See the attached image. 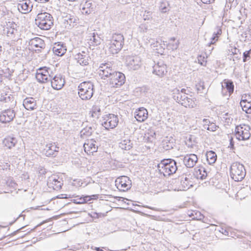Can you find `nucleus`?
<instances>
[{"mask_svg": "<svg viewBox=\"0 0 251 251\" xmlns=\"http://www.w3.org/2000/svg\"><path fill=\"white\" fill-rule=\"evenodd\" d=\"M29 45L33 49L35 48L44 49L45 47V44L42 39L39 37H35L31 39L29 41Z\"/></svg>", "mask_w": 251, "mask_h": 251, "instance_id": "obj_26", "label": "nucleus"}, {"mask_svg": "<svg viewBox=\"0 0 251 251\" xmlns=\"http://www.w3.org/2000/svg\"><path fill=\"white\" fill-rule=\"evenodd\" d=\"M90 41L91 43L94 46H97L100 44L101 39L97 34L96 35L95 33H93V36L90 38Z\"/></svg>", "mask_w": 251, "mask_h": 251, "instance_id": "obj_42", "label": "nucleus"}, {"mask_svg": "<svg viewBox=\"0 0 251 251\" xmlns=\"http://www.w3.org/2000/svg\"><path fill=\"white\" fill-rule=\"evenodd\" d=\"M75 58L77 60V63H78L80 65H88L89 64V61L90 59V57L87 49H85L84 50H82L81 52H78L76 54Z\"/></svg>", "mask_w": 251, "mask_h": 251, "instance_id": "obj_15", "label": "nucleus"}, {"mask_svg": "<svg viewBox=\"0 0 251 251\" xmlns=\"http://www.w3.org/2000/svg\"><path fill=\"white\" fill-rule=\"evenodd\" d=\"M219 231L224 235L228 236V231L226 229L222 227L221 228V229L219 230Z\"/></svg>", "mask_w": 251, "mask_h": 251, "instance_id": "obj_57", "label": "nucleus"}, {"mask_svg": "<svg viewBox=\"0 0 251 251\" xmlns=\"http://www.w3.org/2000/svg\"><path fill=\"white\" fill-rule=\"evenodd\" d=\"M65 21H66L65 23L66 24V27L69 29L76 25L78 19L74 16H69L66 17Z\"/></svg>", "mask_w": 251, "mask_h": 251, "instance_id": "obj_29", "label": "nucleus"}, {"mask_svg": "<svg viewBox=\"0 0 251 251\" xmlns=\"http://www.w3.org/2000/svg\"><path fill=\"white\" fill-rule=\"evenodd\" d=\"M235 131L236 138L239 140H248L251 136V127L247 125L237 126Z\"/></svg>", "mask_w": 251, "mask_h": 251, "instance_id": "obj_6", "label": "nucleus"}, {"mask_svg": "<svg viewBox=\"0 0 251 251\" xmlns=\"http://www.w3.org/2000/svg\"><path fill=\"white\" fill-rule=\"evenodd\" d=\"M102 108L103 107H101L100 101L96 102L91 109L92 116L98 119L101 115V110H103Z\"/></svg>", "mask_w": 251, "mask_h": 251, "instance_id": "obj_28", "label": "nucleus"}, {"mask_svg": "<svg viewBox=\"0 0 251 251\" xmlns=\"http://www.w3.org/2000/svg\"><path fill=\"white\" fill-rule=\"evenodd\" d=\"M149 90V88L148 86H144L140 88V91L142 93H144V94H146L147 93Z\"/></svg>", "mask_w": 251, "mask_h": 251, "instance_id": "obj_56", "label": "nucleus"}, {"mask_svg": "<svg viewBox=\"0 0 251 251\" xmlns=\"http://www.w3.org/2000/svg\"><path fill=\"white\" fill-rule=\"evenodd\" d=\"M126 63L130 70H136L141 66V59L137 55L127 56L126 57Z\"/></svg>", "mask_w": 251, "mask_h": 251, "instance_id": "obj_11", "label": "nucleus"}, {"mask_svg": "<svg viewBox=\"0 0 251 251\" xmlns=\"http://www.w3.org/2000/svg\"><path fill=\"white\" fill-rule=\"evenodd\" d=\"M233 50H234V51H232V53L231 54V55L232 54H237V52H236V51L237 50V49L236 48H234Z\"/></svg>", "mask_w": 251, "mask_h": 251, "instance_id": "obj_62", "label": "nucleus"}, {"mask_svg": "<svg viewBox=\"0 0 251 251\" xmlns=\"http://www.w3.org/2000/svg\"><path fill=\"white\" fill-rule=\"evenodd\" d=\"M63 185L61 179L56 175H52L50 176L47 180V185L49 188H52L53 190H58L60 189Z\"/></svg>", "mask_w": 251, "mask_h": 251, "instance_id": "obj_13", "label": "nucleus"}, {"mask_svg": "<svg viewBox=\"0 0 251 251\" xmlns=\"http://www.w3.org/2000/svg\"><path fill=\"white\" fill-rule=\"evenodd\" d=\"M15 117V112L14 110L8 109L3 111L0 115V121L2 123H7L11 122Z\"/></svg>", "mask_w": 251, "mask_h": 251, "instance_id": "obj_17", "label": "nucleus"}, {"mask_svg": "<svg viewBox=\"0 0 251 251\" xmlns=\"http://www.w3.org/2000/svg\"><path fill=\"white\" fill-rule=\"evenodd\" d=\"M80 6L83 13L89 14L92 11V8H91L92 3L90 1H85L84 3L82 2L80 4Z\"/></svg>", "mask_w": 251, "mask_h": 251, "instance_id": "obj_35", "label": "nucleus"}, {"mask_svg": "<svg viewBox=\"0 0 251 251\" xmlns=\"http://www.w3.org/2000/svg\"><path fill=\"white\" fill-rule=\"evenodd\" d=\"M251 54V49L249 50L246 51L243 53V62H246L248 58H250V54Z\"/></svg>", "mask_w": 251, "mask_h": 251, "instance_id": "obj_52", "label": "nucleus"}, {"mask_svg": "<svg viewBox=\"0 0 251 251\" xmlns=\"http://www.w3.org/2000/svg\"><path fill=\"white\" fill-rule=\"evenodd\" d=\"M102 118L101 125L107 129L115 128L119 122L118 116L113 114L106 115Z\"/></svg>", "mask_w": 251, "mask_h": 251, "instance_id": "obj_8", "label": "nucleus"}, {"mask_svg": "<svg viewBox=\"0 0 251 251\" xmlns=\"http://www.w3.org/2000/svg\"><path fill=\"white\" fill-rule=\"evenodd\" d=\"M144 20H150L152 18V13L150 11L146 10L143 14Z\"/></svg>", "mask_w": 251, "mask_h": 251, "instance_id": "obj_48", "label": "nucleus"}, {"mask_svg": "<svg viewBox=\"0 0 251 251\" xmlns=\"http://www.w3.org/2000/svg\"><path fill=\"white\" fill-rule=\"evenodd\" d=\"M181 99L182 100H180L181 101H180L179 103L185 107L193 108L196 105L194 101L188 97L186 91L183 93Z\"/></svg>", "mask_w": 251, "mask_h": 251, "instance_id": "obj_22", "label": "nucleus"}, {"mask_svg": "<svg viewBox=\"0 0 251 251\" xmlns=\"http://www.w3.org/2000/svg\"><path fill=\"white\" fill-rule=\"evenodd\" d=\"M51 87L55 90H60L64 86L65 81L64 77L61 74H57L51 77L50 80Z\"/></svg>", "mask_w": 251, "mask_h": 251, "instance_id": "obj_12", "label": "nucleus"}, {"mask_svg": "<svg viewBox=\"0 0 251 251\" xmlns=\"http://www.w3.org/2000/svg\"><path fill=\"white\" fill-rule=\"evenodd\" d=\"M195 87L198 93L204 94L205 86L204 82L200 81L196 84Z\"/></svg>", "mask_w": 251, "mask_h": 251, "instance_id": "obj_44", "label": "nucleus"}, {"mask_svg": "<svg viewBox=\"0 0 251 251\" xmlns=\"http://www.w3.org/2000/svg\"><path fill=\"white\" fill-rule=\"evenodd\" d=\"M67 49L65 44L61 42L55 43L52 48V51L55 55L58 56H63L66 52Z\"/></svg>", "mask_w": 251, "mask_h": 251, "instance_id": "obj_20", "label": "nucleus"}, {"mask_svg": "<svg viewBox=\"0 0 251 251\" xmlns=\"http://www.w3.org/2000/svg\"><path fill=\"white\" fill-rule=\"evenodd\" d=\"M218 127V126H216L215 123L211 122L208 126L207 127L206 129L210 131H215L217 130Z\"/></svg>", "mask_w": 251, "mask_h": 251, "instance_id": "obj_51", "label": "nucleus"}, {"mask_svg": "<svg viewBox=\"0 0 251 251\" xmlns=\"http://www.w3.org/2000/svg\"><path fill=\"white\" fill-rule=\"evenodd\" d=\"M157 168L159 173L164 176L174 174L177 169L176 162L172 159L162 160L158 164Z\"/></svg>", "mask_w": 251, "mask_h": 251, "instance_id": "obj_1", "label": "nucleus"}, {"mask_svg": "<svg viewBox=\"0 0 251 251\" xmlns=\"http://www.w3.org/2000/svg\"><path fill=\"white\" fill-rule=\"evenodd\" d=\"M78 95L82 100H90L94 94V85L91 81L81 82L78 87Z\"/></svg>", "mask_w": 251, "mask_h": 251, "instance_id": "obj_4", "label": "nucleus"}, {"mask_svg": "<svg viewBox=\"0 0 251 251\" xmlns=\"http://www.w3.org/2000/svg\"><path fill=\"white\" fill-rule=\"evenodd\" d=\"M161 11L162 13H165L168 10V8L166 7V6L163 7L162 5L160 7Z\"/></svg>", "mask_w": 251, "mask_h": 251, "instance_id": "obj_60", "label": "nucleus"}, {"mask_svg": "<svg viewBox=\"0 0 251 251\" xmlns=\"http://www.w3.org/2000/svg\"><path fill=\"white\" fill-rule=\"evenodd\" d=\"M108 49L112 54H116L122 49L124 44V37L123 34L119 33L112 34L109 40Z\"/></svg>", "mask_w": 251, "mask_h": 251, "instance_id": "obj_2", "label": "nucleus"}, {"mask_svg": "<svg viewBox=\"0 0 251 251\" xmlns=\"http://www.w3.org/2000/svg\"><path fill=\"white\" fill-rule=\"evenodd\" d=\"M72 197H74V196H72ZM76 199H74L72 200L73 202L76 203V204H82L87 202V201H89L90 200V197L88 196H86L84 197H75Z\"/></svg>", "mask_w": 251, "mask_h": 251, "instance_id": "obj_40", "label": "nucleus"}, {"mask_svg": "<svg viewBox=\"0 0 251 251\" xmlns=\"http://www.w3.org/2000/svg\"><path fill=\"white\" fill-rule=\"evenodd\" d=\"M231 178L236 181H241L246 176V171L244 165L238 163H233L230 168Z\"/></svg>", "mask_w": 251, "mask_h": 251, "instance_id": "obj_5", "label": "nucleus"}, {"mask_svg": "<svg viewBox=\"0 0 251 251\" xmlns=\"http://www.w3.org/2000/svg\"><path fill=\"white\" fill-rule=\"evenodd\" d=\"M99 145V143L98 141L93 139H91L87 140L84 144L83 147L85 151L88 154H90L97 151Z\"/></svg>", "mask_w": 251, "mask_h": 251, "instance_id": "obj_14", "label": "nucleus"}, {"mask_svg": "<svg viewBox=\"0 0 251 251\" xmlns=\"http://www.w3.org/2000/svg\"><path fill=\"white\" fill-rule=\"evenodd\" d=\"M185 91H186L185 89H181V90H179L177 88L174 89L172 91V95L173 99L178 103H179L180 101L182 100L181 98L182 97V95L183 93H185Z\"/></svg>", "mask_w": 251, "mask_h": 251, "instance_id": "obj_31", "label": "nucleus"}, {"mask_svg": "<svg viewBox=\"0 0 251 251\" xmlns=\"http://www.w3.org/2000/svg\"><path fill=\"white\" fill-rule=\"evenodd\" d=\"M203 127L205 129H207V127L211 123V122L206 119H203L202 120Z\"/></svg>", "mask_w": 251, "mask_h": 251, "instance_id": "obj_53", "label": "nucleus"}, {"mask_svg": "<svg viewBox=\"0 0 251 251\" xmlns=\"http://www.w3.org/2000/svg\"><path fill=\"white\" fill-rule=\"evenodd\" d=\"M32 5L29 0H23L20 1L18 4V9L23 14L30 12L32 10Z\"/></svg>", "mask_w": 251, "mask_h": 251, "instance_id": "obj_19", "label": "nucleus"}, {"mask_svg": "<svg viewBox=\"0 0 251 251\" xmlns=\"http://www.w3.org/2000/svg\"><path fill=\"white\" fill-rule=\"evenodd\" d=\"M222 93H224V91L226 88L228 92L229 95L232 94L234 91V84L233 82L230 80H225L224 84H222ZM223 95H225L223 94Z\"/></svg>", "mask_w": 251, "mask_h": 251, "instance_id": "obj_32", "label": "nucleus"}, {"mask_svg": "<svg viewBox=\"0 0 251 251\" xmlns=\"http://www.w3.org/2000/svg\"><path fill=\"white\" fill-rule=\"evenodd\" d=\"M59 147L54 144H50L46 145L44 149L45 154L47 156L54 157L58 151Z\"/></svg>", "mask_w": 251, "mask_h": 251, "instance_id": "obj_23", "label": "nucleus"}, {"mask_svg": "<svg viewBox=\"0 0 251 251\" xmlns=\"http://www.w3.org/2000/svg\"><path fill=\"white\" fill-rule=\"evenodd\" d=\"M23 106L27 110H33L36 108V100L32 97L26 98L23 101Z\"/></svg>", "mask_w": 251, "mask_h": 251, "instance_id": "obj_25", "label": "nucleus"}, {"mask_svg": "<svg viewBox=\"0 0 251 251\" xmlns=\"http://www.w3.org/2000/svg\"><path fill=\"white\" fill-rule=\"evenodd\" d=\"M205 4H210L213 3L215 0H201Z\"/></svg>", "mask_w": 251, "mask_h": 251, "instance_id": "obj_59", "label": "nucleus"}, {"mask_svg": "<svg viewBox=\"0 0 251 251\" xmlns=\"http://www.w3.org/2000/svg\"><path fill=\"white\" fill-rule=\"evenodd\" d=\"M222 33V30L220 28L217 29L216 32H214L213 34V36L211 38V41L210 43L208 44V47L210 48L211 45L214 44L218 39L219 35Z\"/></svg>", "mask_w": 251, "mask_h": 251, "instance_id": "obj_41", "label": "nucleus"}, {"mask_svg": "<svg viewBox=\"0 0 251 251\" xmlns=\"http://www.w3.org/2000/svg\"><path fill=\"white\" fill-rule=\"evenodd\" d=\"M152 68V73L159 77H162L167 73L166 65L162 61H158Z\"/></svg>", "mask_w": 251, "mask_h": 251, "instance_id": "obj_16", "label": "nucleus"}, {"mask_svg": "<svg viewBox=\"0 0 251 251\" xmlns=\"http://www.w3.org/2000/svg\"><path fill=\"white\" fill-rule=\"evenodd\" d=\"M13 27L15 28L17 27V24H16L15 22L12 21H8L6 23V27L12 28Z\"/></svg>", "mask_w": 251, "mask_h": 251, "instance_id": "obj_54", "label": "nucleus"}, {"mask_svg": "<svg viewBox=\"0 0 251 251\" xmlns=\"http://www.w3.org/2000/svg\"><path fill=\"white\" fill-rule=\"evenodd\" d=\"M196 175L198 178L205 179L207 176L206 169L203 167H199L196 170Z\"/></svg>", "mask_w": 251, "mask_h": 251, "instance_id": "obj_37", "label": "nucleus"}, {"mask_svg": "<svg viewBox=\"0 0 251 251\" xmlns=\"http://www.w3.org/2000/svg\"><path fill=\"white\" fill-rule=\"evenodd\" d=\"M50 69L47 67L40 68L37 71V73H41L42 74H50Z\"/></svg>", "mask_w": 251, "mask_h": 251, "instance_id": "obj_50", "label": "nucleus"}, {"mask_svg": "<svg viewBox=\"0 0 251 251\" xmlns=\"http://www.w3.org/2000/svg\"><path fill=\"white\" fill-rule=\"evenodd\" d=\"M206 157L207 161L209 164H214L217 160V155L212 151H207L206 153Z\"/></svg>", "mask_w": 251, "mask_h": 251, "instance_id": "obj_38", "label": "nucleus"}, {"mask_svg": "<svg viewBox=\"0 0 251 251\" xmlns=\"http://www.w3.org/2000/svg\"><path fill=\"white\" fill-rule=\"evenodd\" d=\"M2 74L0 73V83L2 81Z\"/></svg>", "mask_w": 251, "mask_h": 251, "instance_id": "obj_64", "label": "nucleus"}, {"mask_svg": "<svg viewBox=\"0 0 251 251\" xmlns=\"http://www.w3.org/2000/svg\"><path fill=\"white\" fill-rule=\"evenodd\" d=\"M198 161L197 156L195 154L187 155L183 158V162L187 168H192Z\"/></svg>", "mask_w": 251, "mask_h": 251, "instance_id": "obj_24", "label": "nucleus"}, {"mask_svg": "<svg viewBox=\"0 0 251 251\" xmlns=\"http://www.w3.org/2000/svg\"><path fill=\"white\" fill-rule=\"evenodd\" d=\"M95 131V128L92 126H86L82 129L80 131V136L82 138H85L91 135Z\"/></svg>", "mask_w": 251, "mask_h": 251, "instance_id": "obj_39", "label": "nucleus"}, {"mask_svg": "<svg viewBox=\"0 0 251 251\" xmlns=\"http://www.w3.org/2000/svg\"><path fill=\"white\" fill-rule=\"evenodd\" d=\"M35 21V24L42 30H49L53 25L52 15L47 12L39 13Z\"/></svg>", "mask_w": 251, "mask_h": 251, "instance_id": "obj_3", "label": "nucleus"}, {"mask_svg": "<svg viewBox=\"0 0 251 251\" xmlns=\"http://www.w3.org/2000/svg\"><path fill=\"white\" fill-rule=\"evenodd\" d=\"M125 80L126 77L124 74L116 71L109 78V83L111 87L117 88L124 84Z\"/></svg>", "mask_w": 251, "mask_h": 251, "instance_id": "obj_10", "label": "nucleus"}, {"mask_svg": "<svg viewBox=\"0 0 251 251\" xmlns=\"http://www.w3.org/2000/svg\"><path fill=\"white\" fill-rule=\"evenodd\" d=\"M198 63L200 64L202 66H205L206 63V60L204 56L201 55L198 56Z\"/></svg>", "mask_w": 251, "mask_h": 251, "instance_id": "obj_49", "label": "nucleus"}, {"mask_svg": "<svg viewBox=\"0 0 251 251\" xmlns=\"http://www.w3.org/2000/svg\"><path fill=\"white\" fill-rule=\"evenodd\" d=\"M71 197H72V196L71 195H69L68 196V195L65 194H62L59 195L57 196V198L59 199H68V198H70Z\"/></svg>", "mask_w": 251, "mask_h": 251, "instance_id": "obj_55", "label": "nucleus"}, {"mask_svg": "<svg viewBox=\"0 0 251 251\" xmlns=\"http://www.w3.org/2000/svg\"><path fill=\"white\" fill-rule=\"evenodd\" d=\"M251 102V96L250 94H244L242 96L240 104H243L244 103Z\"/></svg>", "mask_w": 251, "mask_h": 251, "instance_id": "obj_46", "label": "nucleus"}, {"mask_svg": "<svg viewBox=\"0 0 251 251\" xmlns=\"http://www.w3.org/2000/svg\"><path fill=\"white\" fill-rule=\"evenodd\" d=\"M189 176H182L180 178L179 189L180 191H185L193 186V182Z\"/></svg>", "mask_w": 251, "mask_h": 251, "instance_id": "obj_18", "label": "nucleus"}, {"mask_svg": "<svg viewBox=\"0 0 251 251\" xmlns=\"http://www.w3.org/2000/svg\"><path fill=\"white\" fill-rule=\"evenodd\" d=\"M119 147L126 151H128L132 148V143L129 139L123 140L119 143Z\"/></svg>", "mask_w": 251, "mask_h": 251, "instance_id": "obj_36", "label": "nucleus"}, {"mask_svg": "<svg viewBox=\"0 0 251 251\" xmlns=\"http://www.w3.org/2000/svg\"><path fill=\"white\" fill-rule=\"evenodd\" d=\"M176 39L175 37H172L170 39V42L168 44V48L169 49H171L172 50H176L178 47L179 42L177 41L176 43H174L173 42L175 41Z\"/></svg>", "mask_w": 251, "mask_h": 251, "instance_id": "obj_43", "label": "nucleus"}, {"mask_svg": "<svg viewBox=\"0 0 251 251\" xmlns=\"http://www.w3.org/2000/svg\"><path fill=\"white\" fill-rule=\"evenodd\" d=\"M50 0H41V3H45L49 1Z\"/></svg>", "mask_w": 251, "mask_h": 251, "instance_id": "obj_63", "label": "nucleus"}, {"mask_svg": "<svg viewBox=\"0 0 251 251\" xmlns=\"http://www.w3.org/2000/svg\"><path fill=\"white\" fill-rule=\"evenodd\" d=\"M17 143V139L13 137H7L4 138L3 141V144L4 145L9 149L15 147Z\"/></svg>", "mask_w": 251, "mask_h": 251, "instance_id": "obj_33", "label": "nucleus"}, {"mask_svg": "<svg viewBox=\"0 0 251 251\" xmlns=\"http://www.w3.org/2000/svg\"><path fill=\"white\" fill-rule=\"evenodd\" d=\"M112 64L111 62L102 63L99 68V74L102 79H105L107 77L109 78L112 75L116 72L112 68Z\"/></svg>", "mask_w": 251, "mask_h": 251, "instance_id": "obj_7", "label": "nucleus"}, {"mask_svg": "<svg viewBox=\"0 0 251 251\" xmlns=\"http://www.w3.org/2000/svg\"><path fill=\"white\" fill-rule=\"evenodd\" d=\"M51 77L50 74H42L41 73H36V78L41 83L50 82L51 80Z\"/></svg>", "mask_w": 251, "mask_h": 251, "instance_id": "obj_30", "label": "nucleus"}, {"mask_svg": "<svg viewBox=\"0 0 251 251\" xmlns=\"http://www.w3.org/2000/svg\"><path fill=\"white\" fill-rule=\"evenodd\" d=\"M115 185L120 191H126L131 186V181L126 176H121L115 180Z\"/></svg>", "mask_w": 251, "mask_h": 251, "instance_id": "obj_9", "label": "nucleus"}, {"mask_svg": "<svg viewBox=\"0 0 251 251\" xmlns=\"http://www.w3.org/2000/svg\"><path fill=\"white\" fill-rule=\"evenodd\" d=\"M39 173L41 175H45L46 173V169L43 167H41L39 170Z\"/></svg>", "mask_w": 251, "mask_h": 251, "instance_id": "obj_58", "label": "nucleus"}, {"mask_svg": "<svg viewBox=\"0 0 251 251\" xmlns=\"http://www.w3.org/2000/svg\"><path fill=\"white\" fill-rule=\"evenodd\" d=\"M6 32L8 36L12 37L17 32V28H15L14 27L12 28L6 27Z\"/></svg>", "mask_w": 251, "mask_h": 251, "instance_id": "obj_47", "label": "nucleus"}, {"mask_svg": "<svg viewBox=\"0 0 251 251\" xmlns=\"http://www.w3.org/2000/svg\"><path fill=\"white\" fill-rule=\"evenodd\" d=\"M0 101L6 103L10 102L11 104L10 106H15L16 103V101L14 100V97L7 94H1L0 97Z\"/></svg>", "mask_w": 251, "mask_h": 251, "instance_id": "obj_34", "label": "nucleus"}, {"mask_svg": "<svg viewBox=\"0 0 251 251\" xmlns=\"http://www.w3.org/2000/svg\"><path fill=\"white\" fill-rule=\"evenodd\" d=\"M148 113L147 110L144 107H140L134 112V117L138 122H142L148 118Z\"/></svg>", "mask_w": 251, "mask_h": 251, "instance_id": "obj_21", "label": "nucleus"}, {"mask_svg": "<svg viewBox=\"0 0 251 251\" xmlns=\"http://www.w3.org/2000/svg\"><path fill=\"white\" fill-rule=\"evenodd\" d=\"M25 227H26V226H23V227H21V228L18 229L17 230L15 231L14 232V234H16L17 233H18L19 232L22 231V230L24 229ZM24 231H25V230H24Z\"/></svg>", "mask_w": 251, "mask_h": 251, "instance_id": "obj_61", "label": "nucleus"}, {"mask_svg": "<svg viewBox=\"0 0 251 251\" xmlns=\"http://www.w3.org/2000/svg\"><path fill=\"white\" fill-rule=\"evenodd\" d=\"M162 148L166 151H169L175 146V139L173 138L166 137L162 142Z\"/></svg>", "mask_w": 251, "mask_h": 251, "instance_id": "obj_27", "label": "nucleus"}, {"mask_svg": "<svg viewBox=\"0 0 251 251\" xmlns=\"http://www.w3.org/2000/svg\"><path fill=\"white\" fill-rule=\"evenodd\" d=\"M244 111L247 113H251V102L244 103L243 104H240Z\"/></svg>", "mask_w": 251, "mask_h": 251, "instance_id": "obj_45", "label": "nucleus"}]
</instances>
